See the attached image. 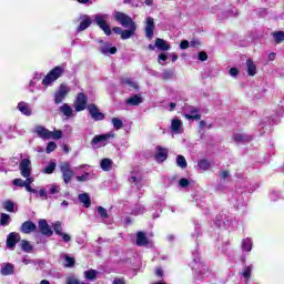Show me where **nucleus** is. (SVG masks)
Here are the masks:
<instances>
[{
	"label": "nucleus",
	"mask_w": 284,
	"mask_h": 284,
	"mask_svg": "<svg viewBox=\"0 0 284 284\" xmlns=\"http://www.w3.org/2000/svg\"><path fill=\"white\" fill-rule=\"evenodd\" d=\"M38 227L44 236H52L54 234V231L50 227V224H48L47 220H40L38 222Z\"/></svg>",
	"instance_id": "nucleus-15"
},
{
	"label": "nucleus",
	"mask_w": 284,
	"mask_h": 284,
	"mask_svg": "<svg viewBox=\"0 0 284 284\" xmlns=\"http://www.w3.org/2000/svg\"><path fill=\"white\" fill-rule=\"evenodd\" d=\"M88 108V95L84 93H78L74 103L75 112H83Z\"/></svg>",
	"instance_id": "nucleus-10"
},
{
	"label": "nucleus",
	"mask_w": 284,
	"mask_h": 284,
	"mask_svg": "<svg viewBox=\"0 0 284 284\" xmlns=\"http://www.w3.org/2000/svg\"><path fill=\"white\" fill-rule=\"evenodd\" d=\"M20 232L22 234H32V232H37V224L32 221H26L21 224Z\"/></svg>",
	"instance_id": "nucleus-16"
},
{
	"label": "nucleus",
	"mask_w": 284,
	"mask_h": 284,
	"mask_svg": "<svg viewBox=\"0 0 284 284\" xmlns=\"http://www.w3.org/2000/svg\"><path fill=\"white\" fill-rule=\"evenodd\" d=\"M111 136H112V134H110V133L95 135L92 140V144L99 145V143H103V142L108 141V139H110Z\"/></svg>",
	"instance_id": "nucleus-33"
},
{
	"label": "nucleus",
	"mask_w": 284,
	"mask_h": 284,
	"mask_svg": "<svg viewBox=\"0 0 284 284\" xmlns=\"http://www.w3.org/2000/svg\"><path fill=\"white\" fill-rule=\"evenodd\" d=\"M129 181L133 187H136V190H140L143 187V179H141V175L131 173L129 176Z\"/></svg>",
	"instance_id": "nucleus-20"
},
{
	"label": "nucleus",
	"mask_w": 284,
	"mask_h": 284,
	"mask_svg": "<svg viewBox=\"0 0 284 284\" xmlns=\"http://www.w3.org/2000/svg\"><path fill=\"white\" fill-rule=\"evenodd\" d=\"M273 39L275 43H283L284 41V32L283 31H276L273 33Z\"/></svg>",
	"instance_id": "nucleus-50"
},
{
	"label": "nucleus",
	"mask_w": 284,
	"mask_h": 284,
	"mask_svg": "<svg viewBox=\"0 0 284 284\" xmlns=\"http://www.w3.org/2000/svg\"><path fill=\"white\" fill-rule=\"evenodd\" d=\"M0 273L2 274V276H10L14 274V265H12L11 263L2 264Z\"/></svg>",
	"instance_id": "nucleus-28"
},
{
	"label": "nucleus",
	"mask_w": 284,
	"mask_h": 284,
	"mask_svg": "<svg viewBox=\"0 0 284 284\" xmlns=\"http://www.w3.org/2000/svg\"><path fill=\"white\" fill-rule=\"evenodd\" d=\"M59 236H61V239H62V241H64V243H70V241H72V237L68 233L62 232Z\"/></svg>",
	"instance_id": "nucleus-59"
},
{
	"label": "nucleus",
	"mask_w": 284,
	"mask_h": 284,
	"mask_svg": "<svg viewBox=\"0 0 284 284\" xmlns=\"http://www.w3.org/2000/svg\"><path fill=\"white\" fill-rule=\"evenodd\" d=\"M180 48H181V50H187V49L190 48V41L183 40V41L180 43Z\"/></svg>",
	"instance_id": "nucleus-63"
},
{
	"label": "nucleus",
	"mask_w": 284,
	"mask_h": 284,
	"mask_svg": "<svg viewBox=\"0 0 284 284\" xmlns=\"http://www.w3.org/2000/svg\"><path fill=\"white\" fill-rule=\"evenodd\" d=\"M226 179H230V172L229 171H222L220 173V180L221 181H226Z\"/></svg>",
	"instance_id": "nucleus-61"
},
{
	"label": "nucleus",
	"mask_w": 284,
	"mask_h": 284,
	"mask_svg": "<svg viewBox=\"0 0 284 284\" xmlns=\"http://www.w3.org/2000/svg\"><path fill=\"white\" fill-rule=\"evenodd\" d=\"M211 163L206 160V159H202L199 161L197 163V168L199 170H201L202 172H207V170H210L211 168Z\"/></svg>",
	"instance_id": "nucleus-39"
},
{
	"label": "nucleus",
	"mask_w": 284,
	"mask_h": 284,
	"mask_svg": "<svg viewBox=\"0 0 284 284\" xmlns=\"http://www.w3.org/2000/svg\"><path fill=\"white\" fill-rule=\"evenodd\" d=\"M197 59L199 61H205L207 59V53H205L204 51H200L197 53Z\"/></svg>",
	"instance_id": "nucleus-62"
},
{
	"label": "nucleus",
	"mask_w": 284,
	"mask_h": 284,
	"mask_svg": "<svg viewBox=\"0 0 284 284\" xmlns=\"http://www.w3.org/2000/svg\"><path fill=\"white\" fill-rule=\"evenodd\" d=\"M2 207L6 212H14V202L12 200H6L2 202Z\"/></svg>",
	"instance_id": "nucleus-43"
},
{
	"label": "nucleus",
	"mask_w": 284,
	"mask_h": 284,
	"mask_svg": "<svg viewBox=\"0 0 284 284\" xmlns=\"http://www.w3.org/2000/svg\"><path fill=\"white\" fill-rule=\"evenodd\" d=\"M63 72H65V68L58 65L54 67L42 80V85H45L47 88L54 83L58 79H61L63 77Z\"/></svg>",
	"instance_id": "nucleus-4"
},
{
	"label": "nucleus",
	"mask_w": 284,
	"mask_h": 284,
	"mask_svg": "<svg viewBox=\"0 0 284 284\" xmlns=\"http://www.w3.org/2000/svg\"><path fill=\"white\" fill-rule=\"evenodd\" d=\"M17 108L24 116H32V108L28 104V102H19Z\"/></svg>",
	"instance_id": "nucleus-24"
},
{
	"label": "nucleus",
	"mask_w": 284,
	"mask_h": 284,
	"mask_svg": "<svg viewBox=\"0 0 284 284\" xmlns=\"http://www.w3.org/2000/svg\"><path fill=\"white\" fill-rule=\"evenodd\" d=\"M233 139L235 141V143H250V141H252V135L245 134V133H235L233 135Z\"/></svg>",
	"instance_id": "nucleus-25"
},
{
	"label": "nucleus",
	"mask_w": 284,
	"mask_h": 284,
	"mask_svg": "<svg viewBox=\"0 0 284 284\" xmlns=\"http://www.w3.org/2000/svg\"><path fill=\"white\" fill-rule=\"evenodd\" d=\"M94 19V23L97 26L100 27V29L103 30L104 34H106V37H110V34H112V29H110V26L108 24V19H110V16L104 13H98L95 16H93Z\"/></svg>",
	"instance_id": "nucleus-5"
},
{
	"label": "nucleus",
	"mask_w": 284,
	"mask_h": 284,
	"mask_svg": "<svg viewBox=\"0 0 284 284\" xmlns=\"http://www.w3.org/2000/svg\"><path fill=\"white\" fill-rule=\"evenodd\" d=\"M59 168L62 174V181L64 185H69V183L74 178V171L72 170V165L70 164V162H62L60 163Z\"/></svg>",
	"instance_id": "nucleus-7"
},
{
	"label": "nucleus",
	"mask_w": 284,
	"mask_h": 284,
	"mask_svg": "<svg viewBox=\"0 0 284 284\" xmlns=\"http://www.w3.org/2000/svg\"><path fill=\"white\" fill-rule=\"evenodd\" d=\"M20 174L23 179H28L32 174V168H30V159L24 158L19 165Z\"/></svg>",
	"instance_id": "nucleus-11"
},
{
	"label": "nucleus",
	"mask_w": 284,
	"mask_h": 284,
	"mask_svg": "<svg viewBox=\"0 0 284 284\" xmlns=\"http://www.w3.org/2000/svg\"><path fill=\"white\" fill-rule=\"evenodd\" d=\"M113 17L123 28H128V30H122L121 39H132L136 32V23L132 21V18L121 11H114Z\"/></svg>",
	"instance_id": "nucleus-1"
},
{
	"label": "nucleus",
	"mask_w": 284,
	"mask_h": 284,
	"mask_svg": "<svg viewBox=\"0 0 284 284\" xmlns=\"http://www.w3.org/2000/svg\"><path fill=\"white\" fill-rule=\"evenodd\" d=\"M54 150H57V143L55 142H49L47 144V149H45L47 154H52V152H54Z\"/></svg>",
	"instance_id": "nucleus-53"
},
{
	"label": "nucleus",
	"mask_w": 284,
	"mask_h": 284,
	"mask_svg": "<svg viewBox=\"0 0 284 284\" xmlns=\"http://www.w3.org/2000/svg\"><path fill=\"white\" fill-rule=\"evenodd\" d=\"M59 111L67 116V119H72L74 116V110H72V106L70 104L64 103L59 108Z\"/></svg>",
	"instance_id": "nucleus-27"
},
{
	"label": "nucleus",
	"mask_w": 284,
	"mask_h": 284,
	"mask_svg": "<svg viewBox=\"0 0 284 284\" xmlns=\"http://www.w3.org/2000/svg\"><path fill=\"white\" fill-rule=\"evenodd\" d=\"M59 192H61V187H59V185L57 184H51L47 186V194H59Z\"/></svg>",
	"instance_id": "nucleus-45"
},
{
	"label": "nucleus",
	"mask_w": 284,
	"mask_h": 284,
	"mask_svg": "<svg viewBox=\"0 0 284 284\" xmlns=\"http://www.w3.org/2000/svg\"><path fill=\"white\" fill-rule=\"evenodd\" d=\"M102 45H100L99 50L101 54H104V57H110V54H116V47H112L111 43L103 42V40L100 41Z\"/></svg>",
	"instance_id": "nucleus-14"
},
{
	"label": "nucleus",
	"mask_w": 284,
	"mask_h": 284,
	"mask_svg": "<svg viewBox=\"0 0 284 284\" xmlns=\"http://www.w3.org/2000/svg\"><path fill=\"white\" fill-rule=\"evenodd\" d=\"M270 199L271 201H278V199H283V193L280 191H271Z\"/></svg>",
	"instance_id": "nucleus-52"
},
{
	"label": "nucleus",
	"mask_w": 284,
	"mask_h": 284,
	"mask_svg": "<svg viewBox=\"0 0 284 284\" xmlns=\"http://www.w3.org/2000/svg\"><path fill=\"white\" fill-rule=\"evenodd\" d=\"M70 91H71L70 87L63 83L60 84V87L54 93V104L59 105L60 103H63V101H65V97L70 94Z\"/></svg>",
	"instance_id": "nucleus-8"
},
{
	"label": "nucleus",
	"mask_w": 284,
	"mask_h": 284,
	"mask_svg": "<svg viewBox=\"0 0 284 284\" xmlns=\"http://www.w3.org/2000/svg\"><path fill=\"white\" fill-rule=\"evenodd\" d=\"M168 160V150L162 146H156L155 161L158 163H163Z\"/></svg>",
	"instance_id": "nucleus-23"
},
{
	"label": "nucleus",
	"mask_w": 284,
	"mask_h": 284,
	"mask_svg": "<svg viewBox=\"0 0 284 284\" xmlns=\"http://www.w3.org/2000/svg\"><path fill=\"white\" fill-rule=\"evenodd\" d=\"M63 258L65 261L64 267H74V263H75L74 257H70V255L63 254Z\"/></svg>",
	"instance_id": "nucleus-47"
},
{
	"label": "nucleus",
	"mask_w": 284,
	"mask_h": 284,
	"mask_svg": "<svg viewBox=\"0 0 284 284\" xmlns=\"http://www.w3.org/2000/svg\"><path fill=\"white\" fill-rule=\"evenodd\" d=\"M150 243V240L148 239V235H145L144 232H138L136 233V245L139 247H145Z\"/></svg>",
	"instance_id": "nucleus-26"
},
{
	"label": "nucleus",
	"mask_w": 284,
	"mask_h": 284,
	"mask_svg": "<svg viewBox=\"0 0 284 284\" xmlns=\"http://www.w3.org/2000/svg\"><path fill=\"white\" fill-rule=\"evenodd\" d=\"M54 170H57V163L55 162H50L44 169L43 172L44 174H53Z\"/></svg>",
	"instance_id": "nucleus-48"
},
{
	"label": "nucleus",
	"mask_w": 284,
	"mask_h": 284,
	"mask_svg": "<svg viewBox=\"0 0 284 284\" xmlns=\"http://www.w3.org/2000/svg\"><path fill=\"white\" fill-rule=\"evenodd\" d=\"M9 224H10V215L7 213H1L0 214V225H2V227H6Z\"/></svg>",
	"instance_id": "nucleus-46"
},
{
	"label": "nucleus",
	"mask_w": 284,
	"mask_h": 284,
	"mask_svg": "<svg viewBox=\"0 0 284 284\" xmlns=\"http://www.w3.org/2000/svg\"><path fill=\"white\" fill-rule=\"evenodd\" d=\"M122 85H124V88H129V90H139V84L130 78L122 79Z\"/></svg>",
	"instance_id": "nucleus-32"
},
{
	"label": "nucleus",
	"mask_w": 284,
	"mask_h": 284,
	"mask_svg": "<svg viewBox=\"0 0 284 284\" xmlns=\"http://www.w3.org/2000/svg\"><path fill=\"white\" fill-rule=\"evenodd\" d=\"M179 185H180V187H187V185H190V180H189V179H185V178H182V179L179 181Z\"/></svg>",
	"instance_id": "nucleus-58"
},
{
	"label": "nucleus",
	"mask_w": 284,
	"mask_h": 284,
	"mask_svg": "<svg viewBox=\"0 0 284 284\" xmlns=\"http://www.w3.org/2000/svg\"><path fill=\"white\" fill-rule=\"evenodd\" d=\"M131 214H132L133 216H141V214H145V206L142 205V204H136V205L133 207Z\"/></svg>",
	"instance_id": "nucleus-40"
},
{
	"label": "nucleus",
	"mask_w": 284,
	"mask_h": 284,
	"mask_svg": "<svg viewBox=\"0 0 284 284\" xmlns=\"http://www.w3.org/2000/svg\"><path fill=\"white\" fill-rule=\"evenodd\" d=\"M21 241V235L17 232H11L7 236V247L8 250H14L17 247V243Z\"/></svg>",
	"instance_id": "nucleus-13"
},
{
	"label": "nucleus",
	"mask_w": 284,
	"mask_h": 284,
	"mask_svg": "<svg viewBox=\"0 0 284 284\" xmlns=\"http://www.w3.org/2000/svg\"><path fill=\"white\" fill-rule=\"evenodd\" d=\"M155 28H156V26L154 24V18L146 17L144 32H145V38L149 39V41H152V39H154V29Z\"/></svg>",
	"instance_id": "nucleus-9"
},
{
	"label": "nucleus",
	"mask_w": 284,
	"mask_h": 284,
	"mask_svg": "<svg viewBox=\"0 0 284 284\" xmlns=\"http://www.w3.org/2000/svg\"><path fill=\"white\" fill-rule=\"evenodd\" d=\"M113 284H125V280H123V278H115L113 281Z\"/></svg>",
	"instance_id": "nucleus-64"
},
{
	"label": "nucleus",
	"mask_w": 284,
	"mask_h": 284,
	"mask_svg": "<svg viewBox=\"0 0 284 284\" xmlns=\"http://www.w3.org/2000/svg\"><path fill=\"white\" fill-rule=\"evenodd\" d=\"M236 220H234L232 216L230 215H225V214H217L215 216L214 220V225H216L217 227H220L221 230H227L230 227H232L234 225V222Z\"/></svg>",
	"instance_id": "nucleus-6"
},
{
	"label": "nucleus",
	"mask_w": 284,
	"mask_h": 284,
	"mask_svg": "<svg viewBox=\"0 0 284 284\" xmlns=\"http://www.w3.org/2000/svg\"><path fill=\"white\" fill-rule=\"evenodd\" d=\"M270 128V124H267V121H263L260 124V131L262 132V134H265V129Z\"/></svg>",
	"instance_id": "nucleus-60"
},
{
	"label": "nucleus",
	"mask_w": 284,
	"mask_h": 284,
	"mask_svg": "<svg viewBox=\"0 0 284 284\" xmlns=\"http://www.w3.org/2000/svg\"><path fill=\"white\" fill-rule=\"evenodd\" d=\"M192 256V270L195 274V278L201 281V278H206V276H210V267H207V264H205V262L201 258L199 251H193Z\"/></svg>",
	"instance_id": "nucleus-2"
},
{
	"label": "nucleus",
	"mask_w": 284,
	"mask_h": 284,
	"mask_svg": "<svg viewBox=\"0 0 284 284\" xmlns=\"http://www.w3.org/2000/svg\"><path fill=\"white\" fill-rule=\"evenodd\" d=\"M141 103H143V98L136 94L126 100V105H141Z\"/></svg>",
	"instance_id": "nucleus-37"
},
{
	"label": "nucleus",
	"mask_w": 284,
	"mask_h": 284,
	"mask_svg": "<svg viewBox=\"0 0 284 284\" xmlns=\"http://www.w3.org/2000/svg\"><path fill=\"white\" fill-rule=\"evenodd\" d=\"M75 179L78 183H85L94 179V173L84 172L82 175H78Z\"/></svg>",
	"instance_id": "nucleus-34"
},
{
	"label": "nucleus",
	"mask_w": 284,
	"mask_h": 284,
	"mask_svg": "<svg viewBox=\"0 0 284 284\" xmlns=\"http://www.w3.org/2000/svg\"><path fill=\"white\" fill-rule=\"evenodd\" d=\"M160 65H165V61H168V54L161 53L158 57Z\"/></svg>",
	"instance_id": "nucleus-57"
},
{
	"label": "nucleus",
	"mask_w": 284,
	"mask_h": 284,
	"mask_svg": "<svg viewBox=\"0 0 284 284\" xmlns=\"http://www.w3.org/2000/svg\"><path fill=\"white\" fill-rule=\"evenodd\" d=\"M252 270H254L253 265H246L242 268L240 276H242V284H250V278H252Z\"/></svg>",
	"instance_id": "nucleus-17"
},
{
	"label": "nucleus",
	"mask_w": 284,
	"mask_h": 284,
	"mask_svg": "<svg viewBox=\"0 0 284 284\" xmlns=\"http://www.w3.org/2000/svg\"><path fill=\"white\" fill-rule=\"evenodd\" d=\"M111 123L114 130H121V128H123V121L119 118H112Z\"/></svg>",
	"instance_id": "nucleus-51"
},
{
	"label": "nucleus",
	"mask_w": 284,
	"mask_h": 284,
	"mask_svg": "<svg viewBox=\"0 0 284 284\" xmlns=\"http://www.w3.org/2000/svg\"><path fill=\"white\" fill-rule=\"evenodd\" d=\"M80 203H83L84 207H90L92 205V200L88 193H82L79 195Z\"/></svg>",
	"instance_id": "nucleus-35"
},
{
	"label": "nucleus",
	"mask_w": 284,
	"mask_h": 284,
	"mask_svg": "<svg viewBox=\"0 0 284 284\" xmlns=\"http://www.w3.org/2000/svg\"><path fill=\"white\" fill-rule=\"evenodd\" d=\"M97 276H99V271L97 270L84 271V278H87V281H95Z\"/></svg>",
	"instance_id": "nucleus-38"
},
{
	"label": "nucleus",
	"mask_w": 284,
	"mask_h": 284,
	"mask_svg": "<svg viewBox=\"0 0 284 284\" xmlns=\"http://www.w3.org/2000/svg\"><path fill=\"white\" fill-rule=\"evenodd\" d=\"M185 119L192 120V121H201V114H199V111L196 109L191 110V113L185 114Z\"/></svg>",
	"instance_id": "nucleus-41"
},
{
	"label": "nucleus",
	"mask_w": 284,
	"mask_h": 284,
	"mask_svg": "<svg viewBox=\"0 0 284 284\" xmlns=\"http://www.w3.org/2000/svg\"><path fill=\"white\" fill-rule=\"evenodd\" d=\"M21 250L22 252H27V254L32 253V250H34V246L30 244L27 240L21 241Z\"/></svg>",
	"instance_id": "nucleus-42"
},
{
	"label": "nucleus",
	"mask_w": 284,
	"mask_h": 284,
	"mask_svg": "<svg viewBox=\"0 0 284 284\" xmlns=\"http://www.w3.org/2000/svg\"><path fill=\"white\" fill-rule=\"evenodd\" d=\"M112 165H114V162L109 158H104L100 161V168L103 172H110Z\"/></svg>",
	"instance_id": "nucleus-29"
},
{
	"label": "nucleus",
	"mask_w": 284,
	"mask_h": 284,
	"mask_svg": "<svg viewBox=\"0 0 284 284\" xmlns=\"http://www.w3.org/2000/svg\"><path fill=\"white\" fill-rule=\"evenodd\" d=\"M254 247V242L252 241V237H245L241 242V250L243 254L252 252Z\"/></svg>",
	"instance_id": "nucleus-21"
},
{
	"label": "nucleus",
	"mask_w": 284,
	"mask_h": 284,
	"mask_svg": "<svg viewBox=\"0 0 284 284\" xmlns=\"http://www.w3.org/2000/svg\"><path fill=\"white\" fill-rule=\"evenodd\" d=\"M80 21V26L77 29L78 32H83V30H88L92 26V18L88 14L81 16Z\"/></svg>",
	"instance_id": "nucleus-18"
},
{
	"label": "nucleus",
	"mask_w": 284,
	"mask_h": 284,
	"mask_svg": "<svg viewBox=\"0 0 284 284\" xmlns=\"http://www.w3.org/2000/svg\"><path fill=\"white\" fill-rule=\"evenodd\" d=\"M36 134L40 136V139H43L44 141H48L50 139H62L63 138V132L61 130H57L54 132L45 129V126H36L34 129Z\"/></svg>",
	"instance_id": "nucleus-3"
},
{
	"label": "nucleus",
	"mask_w": 284,
	"mask_h": 284,
	"mask_svg": "<svg viewBox=\"0 0 284 284\" xmlns=\"http://www.w3.org/2000/svg\"><path fill=\"white\" fill-rule=\"evenodd\" d=\"M246 68L248 77H254L256 74V64H254V61H252V59L246 60Z\"/></svg>",
	"instance_id": "nucleus-36"
},
{
	"label": "nucleus",
	"mask_w": 284,
	"mask_h": 284,
	"mask_svg": "<svg viewBox=\"0 0 284 284\" xmlns=\"http://www.w3.org/2000/svg\"><path fill=\"white\" fill-rule=\"evenodd\" d=\"M176 165H178V168L185 170V168H187V161L185 160V156L178 155L176 156Z\"/></svg>",
	"instance_id": "nucleus-44"
},
{
	"label": "nucleus",
	"mask_w": 284,
	"mask_h": 284,
	"mask_svg": "<svg viewBox=\"0 0 284 284\" xmlns=\"http://www.w3.org/2000/svg\"><path fill=\"white\" fill-rule=\"evenodd\" d=\"M12 185H14L16 187H26V180L14 179L12 181Z\"/></svg>",
	"instance_id": "nucleus-54"
},
{
	"label": "nucleus",
	"mask_w": 284,
	"mask_h": 284,
	"mask_svg": "<svg viewBox=\"0 0 284 284\" xmlns=\"http://www.w3.org/2000/svg\"><path fill=\"white\" fill-rule=\"evenodd\" d=\"M172 77H174V72H172V70H165L162 73V79H164L165 81L172 79Z\"/></svg>",
	"instance_id": "nucleus-56"
},
{
	"label": "nucleus",
	"mask_w": 284,
	"mask_h": 284,
	"mask_svg": "<svg viewBox=\"0 0 284 284\" xmlns=\"http://www.w3.org/2000/svg\"><path fill=\"white\" fill-rule=\"evenodd\" d=\"M155 48H158V50H161L162 52H168V50H170V44L168 43V41L161 39V38H156L155 39Z\"/></svg>",
	"instance_id": "nucleus-30"
},
{
	"label": "nucleus",
	"mask_w": 284,
	"mask_h": 284,
	"mask_svg": "<svg viewBox=\"0 0 284 284\" xmlns=\"http://www.w3.org/2000/svg\"><path fill=\"white\" fill-rule=\"evenodd\" d=\"M67 284H81V282L79 278H77V276L70 275L67 277Z\"/></svg>",
	"instance_id": "nucleus-55"
},
{
	"label": "nucleus",
	"mask_w": 284,
	"mask_h": 284,
	"mask_svg": "<svg viewBox=\"0 0 284 284\" xmlns=\"http://www.w3.org/2000/svg\"><path fill=\"white\" fill-rule=\"evenodd\" d=\"M53 231L54 233L59 236L61 234H63V226L61 224V222L57 221L52 224Z\"/></svg>",
	"instance_id": "nucleus-49"
},
{
	"label": "nucleus",
	"mask_w": 284,
	"mask_h": 284,
	"mask_svg": "<svg viewBox=\"0 0 284 284\" xmlns=\"http://www.w3.org/2000/svg\"><path fill=\"white\" fill-rule=\"evenodd\" d=\"M88 111H89L91 119H93V121H103V119H105V114H103L99 110V106H97V104H89Z\"/></svg>",
	"instance_id": "nucleus-12"
},
{
	"label": "nucleus",
	"mask_w": 284,
	"mask_h": 284,
	"mask_svg": "<svg viewBox=\"0 0 284 284\" xmlns=\"http://www.w3.org/2000/svg\"><path fill=\"white\" fill-rule=\"evenodd\" d=\"M43 79V73H34L33 78L29 82V90L30 92H34L36 90H39L40 81Z\"/></svg>",
	"instance_id": "nucleus-19"
},
{
	"label": "nucleus",
	"mask_w": 284,
	"mask_h": 284,
	"mask_svg": "<svg viewBox=\"0 0 284 284\" xmlns=\"http://www.w3.org/2000/svg\"><path fill=\"white\" fill-rule=\"evenodd\" d=\"M183 128V122L179 119H173L171 122V130L174 134H181L183 132L181 129Z\"/></svg>",
	"instance_id": "nucleus-31"
},
{
	"label": "nucleus",
	"mask_w": 284,
	"mask_h": 284,
	"mask_svg": "<svg viewBox=\"0 0 284 284\" xmlns=\"http://www.w3.org/2000/svg\"><path fill=\"white\" fill-rule=\"evenodd\" d=\"M97 211H98V216L100 221L104 223V225H110V222H109L110 214H108V210L103 206H98Z\"/></svg>",
	"instance_id": "nucleus-22"
}]
</instances>
